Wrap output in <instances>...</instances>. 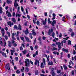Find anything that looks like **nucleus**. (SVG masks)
I'll list each match as a JSON object with an SVG mask.
<instances>
[{
	"mask_svg": "<svg viewBox=\"0 0 76 76\" xmlns=\"http://www.w3.org/2000/svg\"><path fill=\"white\" fill-rule=\"evenodd\" d=\"M37 41V39L35 38L34 40V41L33 44H35V43H36V41Z\"/></svg>",
	"mask_w": 76,
	"mask_h": 76,
	"instance_id": "43",
	"label": "nucleus"
},
{
	"mask_svg": "<svg viewBox=\"0 0 76 76\" xmlns=\"http://www.w3.org/2000/svg\"><path fill=\"white\" fill-rule=\"evenodd\" d=\"M74 32H72V34H71V36L72 37H73V36H74Z\"/></svg>",
	"mask_w": 76,
	"mask_h": 76,
	"instance_id": "50",
	"label": "nucleus"
},
{
	"mask_svg": "<svg viewBox=\"0 0 76 76\" xmlns=\"http://www.w3.org/2000/svg\"><path fill=\"white\" fill-rule=\"evenodd\" d=\"M61 72V71L60 70H57V73H60V72Z\"/></svg>",
	"mask_w": 76,
	"mask_h": 76,
	"instance_id": "48",
	"label": "nucleus"
},
{
	"mask_svg": "<svg viewBox=\"0 0 76 76\" xmlns=\"http://www.w3.org/2000/svg\"><path fill=\"white\" fill-rule=\"evenodd\" d=\"M38 73L39 72H38V70H37L35 72V75H38Z\"/></svg>",
	"mask_w": 76,
	"mask_h": 76,
	"instance_id": "24",
	"label": "nucleus"
},
{
	"mask_svg": "<svg viewBox=\"0 0 76 76\" xmlns=\"http://www.w3.org/2000/svg\"><path fill=\"white\" fill-rule=\"evenodd\" d=\"M25 63L26 64V67H28L30 64H29V60L28 59H26Z\"/></svg>",
	"mask_w": 76,
	"mask_h": 76,
	"instance_id": "3",
	"label": "nucleus"
},
{
	"mask_svg": "<svg viewBox=\"0 0 76 76\" xmlns=\"http://www.w3.org/2000/svg\"><path fill=\"white\" fill-rule=\"evenodd\" d=\"M18 29H19L20 31H22V26H21L20 24L18 25Z\"/></svg>",
	"mask_w": 76,
	"mask_h": 76,
	"instance_id": "14",
	"label": "nucleus"
},
{
	"mask_svg": "<svg viewBox=\"0 0 76 76\" xmlns=\"http://www.w3.org/2000/svg\"><path fill=\"white\" fill-rule=\"evenodd\" d=\"M20 38L21 40L23 41V42H25V40H23L24 39V37H20Z\"/></svg>",
	"mask_w": 76,
	"mask_h": 76,
	"instance_id": "34",
	"label": "nucleus"
},
{
	"mask_svg": "<svg viewBox=\"0 0 76 76\" xmlns=\"http://www.w3.org/2000/svg\"><path fill=\"white\" fill-rule=\"evenodd\" d=\"M39 41H40V43H41V37H39L38 39Z\"/></svg>",
	"mask_w": 76,
	"mask_h": 76,
	"instance_id": "42",
	"label": "nucleus"
},
{
	"mask_svg": "<svg viewBox=\"0 0 76 76\" xmlns=\"http://www.w3.org/2000/svg\"><path fill=\"white\" fill-rule=\"evenodd\" d=\"M2 55L3 57H7V56L6 55V53H4L2 54Z\"/></svg>",
	"mask_w": 76,
	"mask_h": 76,
	"instance_id": "23",
	"label": "nucleus"
},
{
	"mask_svg": "<svg viewBox=\"0 0 76 76\" xmlns=\"http://www.w3.org/2000/svg\"><path fill=\"white\" fill-rule=\"evenodd\" d=\"M12 49H13V50H10V51L11 52V54L12 56H13V53H14L15 52V48H12Z\"/></svg>",
	"mask_w": 76,
	"mask_h": 76,
	"instance_id": "6",
	"label": "nucleus"
},
{
	"mask_svg": "<svg viewBox=\"0 0 76 76\" xmlns=\"http://www.w3.org/2000/svg\"><path fill=\"white\" fill-rule=\"evenodd\" d=\"M30 48L32 51H33V50H34V48H33V47H32V46H30Z\"/></svg>",
	"mask_w": 76,
	"mask_h": 76,
	"instance_id": "46",
	"label": "nucleus"
},
{
	"mask_svg": "<svg viewBox=\"0 0 76 76\" xmlns=\"http://www.w3.org/2000/svg\"><path fill=\"white\" fill-rule=\"evenodd\" d=\"M34 48L36 50H37L38 49V46H35L34 47Z\"/></svg>",
	"mask_w": 76,
	"mask_h": 76,
	"instance_id": "59",
	"label": "nucleus"
},
{
	"mask_svg": "<svg viewBox=\"0 0 76 76\" xmlns=\"http://www.w3.org/2000/svg\"><path fill=\"white\" fill-rule=\"evenodd\" d=\"M15 12H14L12 13V16H15Z\"/></svg>",
	"mask_w": 76,
	"mask_h": 76,
	"instance_id": "61",
	"label": "nucleus"
},
{
	"mask_svg": "<svg viewBox=\"0 0 76 76\" xmlns=\"http://www.w3.org/2000/svg\"><path fill=\"white\" fill-rule=\"evenodd\" d=\"M21 9L22 12H23V7L22 6H21Z\"/></svg>",
	"mask_w": 76,
	"mask_h": 76,
	"instance_id": "63",
	"label": "nucleus"
},
{
	"mask_svg": "<svg viewBox=\"0 0 76 76\" xmlns=\"http://www.w3.org/2000/svg\"><path fill=\"white\" fill-rule=\"evenodd\" d=\"M12 46V45L11 44V42L10 41H8V47H11Z\"/></svg>",
	"mask_w": 76,
	"mask_h": 76,
	"instance_id": "18",
	"label": "nucleus"
},
{
	"mask_svg": "<svg viewBox=\"0 0 76 76\" xmlns=\"http://www.w3.org/2000/svg\"><path fill=\"white\" fill-rule=\"evenodd\" d=\"M15 58L16 61H18V57H16Z\"/></svg>",
	"mask_w": 76,
	"mask_h": 76,
	"instance_id": "57",
	"label": "nucleus"
},
{
	"mask_svg": "<svg viewBox=\"0 0 76 76\" xmlns=\"http://www.w3.org/2000/svg\"><path fill=\"white\" fill-rule=\"evenodd\" d=\"M52 50V51H54L55 50H57L58 49L57 48L55 47H53V49H51Z\"/></svg>",
	"mask_w": 76,
	"mask_h": 76,
	"instance_id": "26",
	"label": "nucleus"
},
{
	"mask_svg": "<svg viewBox=\"0 0 76 76\" xmlns=\"http://www.w3.org/2000/svg\"><path fill=\"white\" fill-rule=\"evenodd\" d=\"M4 29L5 30H6V31H7V30H8V28H7V27H6L4 28Z\"/></svg>",
	"mask_w": 76,
	"mask_h": 76,
	"instance_id": "53",
	"label": "nucleus"
},
{
	"mask_svg": "<svg viewBox=\"0 0 76 76\" xmlns=\"http://www.w3.org/2000/svg\"><path fill=\"white\" fill-rule=\"evenodd\" d=\"M4 37H5V38L6 39V40H7V39H8V37L7 36L5 35L4 36Z\"/></svg>",
	"mask_w": 76,
	"mask_h": 76,
	"instance_id": "36",
	"label": "nucleus"
},
{
	"mask_svg": "<svg viewBox=\"0 0 76 76\" xmlns=\"http://www.w3.org/2000/svg\"><path fill=\"white\" fill-rule=\"evenodd\" d=\"M53 16L54 18H56V15H55V14L54 13H53Z\"/></svg>",
	"mask_w": 76,
	"mask_h": 76,
	"instance_id": "52",
	"label": "nucleus"
},
{
	"mask_svg": "<svg viewBox=\"0 0 76 76\" xmlns=\"http://www.w3.org/2000/svg\"><path fill=\"white\" fill-rule=\"evenodd\" d=\"M43 61L44 64H45V58H43Z\"/></svg>",
	"mask_w": 76,
	"mask_h": 76,
	"instance_id": "41",
	"label": "nucleus"
},
{
	"mask_svg": "<svg viewBox=\"0 0 76 76\" xmlns=\"http://www.w3.org/2000/svg\"><path fill=\"white\" fill-rule=\"evenodd\" d=\"M50 57V56H48V57H47V62L48 63V65H53V62L52 61H50V60H49V58Z\"/></svg>",
	"mask_w": 76,
	"mask_h": 76,
	"instance_id": "2",
	"label": "nucleus"
},
{
	"mask_svg": "<svg viewBox=\"0 0 76 76\" xmlns=\"http://www.w3.org/2000/svg\"><path fill=\"white\" fill-rule=\"evenodd\" d=\"M12 21L14 22V23H16V20L15 19V18H12Z\"/></svg>",
	"mask_w": 76,
	"mask_h": 76,
	"instance_id": "17",
	"label": "nucleus"
},
{
	"mask_svg": "<svg viewBox=\"0 0 76 76\" xmlns=\"http://www.w3.org/2000/svg\"><path fill=\"white\" fill-rule=\"evenodd\" d=\"M75 71L74 70H72V72H71V73L72 75H73L74 76V75L75 74Z\"/></svg>",
	"mask_w": 76,
	"mask_h": 76,
	"instance_id": "40",
	"label": "nucleus"
},
{
	"mask_svg": "<svg viewBox=\"0 0 76 76\" xmlns=\"http://www.w3.org/2000/svg\"><path fill=\"white\" fill-rule=\"evenodd\" d=\"M39 61H38V60L36 59L35 60V61L34 63V64L35 65H37V64H38V66H39Z\"/></svg>",
	"mask_w": 76,
	"mask_h": 76,
	"instance_id": "7",
	"label": "nucleus"
},
{
	"mask_svg": "<svg viewBox=\"0 0 76 76\" xmlns=\"http://www.w3.org/2000/svg\"><path fill=\"white\" fill-rule=\"evenodd\" d=\"M63 67L65 70H67V66H66L65 65H64Z\"/></svg>",
	"mask_w": 76,
	"mask_h": 76,
	"instance_id": "28",
	"label": "nucleus"
},
{
	"mask_svg": "<svg viewBox=\"0 0 76 76\" xmlns=\"http://www.w3.org/2000/svg\"><path fill=\"white\" fill-rule=\"evenodd\" d=\"M24 37L27 42H31V41L29 40V38L28 37L25 36H24Z\"/></svg>",
	"mask_w": 76,
	"mask_h": 76,
	"instance_id": "8",
	"label": "nucleus"
},
{
	"mask_svg": "<svg viewBox=\"0 0 76 76\" xmlns=\"http://www.w3.org/2000/svg\"><path fill=\"white\" fill-rule=\"evenodd\" d=\"M7 23L8 25L10 26V27H11V25H13V23H11V21L7 22Z\"/></svg>",
	"mask_w": 76,
	"mask_h": 76,
	"instance_id": "10",
	"label": "nucleus"
},
{
	"mask_svg": "<svg viewBox=\"0 0 76 76\" xmlns=\"http://www.w3.org/2000/svg\"><path fill=\"white\" fill-rule=\"evenodd\" d=\"M13 46H14V47H16V46H17V44L16 43H14L13 44Z\"/></svg>",
	"mask_w": 76,
	"mask_h": 76,
	"instance_id": "54",
	"label": "nucleus"
},
{
	"mask_svg": "<svg viewBox=\"0 0 76 76\" xmlns=\"http://www.w3.org/2000/svg\"><path fill=\"white\" fill-rule=\"evenodd\" d=\"M59 38H61V37H62V34L61 33H60V35H59Z\"/></svg>",
	"mask_w": 76,
	"mask_h": 76,
	"instance_id": "55",
	"label": "nucleus"
},
{
	"mask_svg": "<svg viewBox=\"0 0 76 76\" xmlns=\"http://www.w3.org/2000/svg\"><path fill=\"white\" fill-rule=\"evenodd\" d=\"M54 35H55V33H54V32H53L52 33V37L53 38H54Z\"/></svg>",
	"mask_w": 76,
	"mask_h": 76,
	"instance_id": "39",
	"label": "nucleus"
},
{
	"mask_svg": "<svg viewBox=\"0 0 76 76\" xmlns=\"http://www.w3.org/2000/svg\"><path fill=\"white\" fill-rule=\"evenodd\" d=\"M62 51H64V52H66V53H68V52H69L68 49H66L64 48H62Z\"/></svg>",
	"mask_w": 76,
	"mask_h": 76,
	"instance_id": "12",
	"label": "nucleus"
},
{
	"mask_svg": "<svg viewBox=\"0 0 76 76\" xmlns=\"http://www.w3.org/2000/svg\"><path fill=\"white\" fill-rule=\"evenodd\" d=\"M68 45H72V43H71V41L70 40H68Z\"/></svg>",
	"mask_w": 76,
	"mask_h": 76,
	"instance_id": "33",
	"label": "nucleus"
},
{
	"mask_svg": "<svg viewBox=\"0 0 76 76\" xmlns=\"http://www.w3.org/2000/svg\"><path fill=\"white\" fill-rule=\"evenodd\" d=\"M6 2L7 4H10V3H12V1L10 0H7Z\"/></svg>",
	"mask_w": 76,
	"mask_h": 76,
	"instance_id": "15",
	"label": "nucleus"
},
{
	"mask_svg": "<svg viewBox=\"0 0 76 76\" xmlns=\"http://www.w3.org/2000/svg\"><path fill=\"white\" fill-rule=\"evenodd\" d=\"M6 33L7 34L9 37H10V32L7 31Z\"/></svg>",
	"mask_w": 76,
	"mask_h": 76,
	"instance_id": "21",
	"label": "nucleus"
},
{
	"mask_svg": "<svg viewBox=\"0 0 76 76\" xmlns=\"http://www.w3.org/2000/svg\"><path fill=\"white\" fill-rule=\"evenodd\" d=\"M48 24H51V22H52V21H50V18H48Z\"/></svg>",
	"mask_w": 76,
	"mask_h": 76,
	"instance_id": "19",
	"label": "nucleus"
},
{
	"mask_svg": "<svg viewBox=\"0 0 76 76\" xmlns=\"http://www.w3.org/2000/svg\"><path fill=\"white\" fill-rule=\"evenodd\" d=\"M22 51L24 54H26V53H27V51L26 50H24V51L23 50Z\"/></svg>",
	"mask_w": 76,
	"mask_h": 76,
	"instance_id": "27",
	"label": "nucleus"
},
{
	"mask_svg": "<svg viewBox=\"0 0 76 76\" xmlns=\"http://www.w3.org/2000/svg\"><path fill=\"white\" fill-rule=\"evenodd\" d=\"M51 72H54V68H53L51 69Z\"/></svg>",
	"mask_w": 76,
	"mask_h": 76,
	"instance_id": "47",
	"label": "nucleus"
},
{
	"mask_svg": "<svg viewBox=\"0 0 76 76\" xmlns=\"http://www.w3.org/2000/svg\"><path fill=\"white\" fill-rule=\"evenodd\" d=\"M0 14H1L3 13V9L1 7H0Z\"/></svg>",
	"mask_w": 76,
	"mask_h": 76,
	"instance_id": "22",
	"label": "nucleus"
},
{
	"mask_svg": "<svg viewBox=\"0 0 76 76\" xmlns=\"http://www.w3.org/2000/svg\"><path fill=\"white\" fill-rule=\"evenodd\" d=\"M71 64H72V65H74V64H73V62L71 61H70V62L69 63V64L70 65H71Z\"/></svg>",
	"mask_w": 76,
	"mask_h": 76,
	"instance_id": "32",
	"label": "nucleus"
},
{
	"mask_svg": "<svg viewBox=\"0 0 76 76\" xmlns=\"http://www.w3.org/2000/svg\"><path fill=\"white\" fill-rule=\"evenodd\" d=\"M52 22L54 24H56V20H54Z\"/></svg>",
	"mask_w": 76,
	"mask_h": 76,
	"instance_id": "44",
	"label": "nucleus"
},
{
	"mask_svg": "<svg viewBox=\"0 0 76 76\" xmlns=\"http://www.w3.org/2000/svg\"><path fill=\"white\" fill-rule=\"evenodd\" d=\"M6 67L7 68V69H8V68L9 67V64H7L6 66ZM8 70H10V68H9Z\"/></svg>",
	"mask_w": 76,
	"mask_h": 76,
	"instance_id": "29",
	"label": "nucleus"
},
{
	"mask_svg": "<svg viewBox=\"0 0 76 76\" xmlns=\"http://www.w3.org/2000/svg\"><path fill=\"white\" fill-rule=\"evenodd\" d=\"M45 38H46V37H45L44 36L42 37V39L43 40H45Z\"/></svg>",
	"mask_w": 76,
	"mask_h": 76,
	"instance_id": "62",
	"label": "nucleus"
},
{
	"mask_svg": "<svg viewBox=\"0 0 76 76\" xmlns=\"http://www.w3.org/2000/svg\"><path fill=\"white\" fill-rule=\"evenodd\" d=\"M45 65V64H43V63H42L41 64V68H44V66Z\"/></svg>",
	"mask_w": 76,
	"mask_h": 76,
	"instance_id": "13",
	"label": "nucleus"
},
{
	"mask_svg": "<svg viewBox=\"0 0 76 76\" xmlns=\"http://www.w3.org/2000/svg\"><path fill=\"white\" fill-rule=\"evenodd\" d=\"M36 23L37 25H39V26H40V23H39V21L38 20H37L36 22Z\"/></svg>",
	"mask_w": 76,
	"mask_h": 76,
	"instance_id": "30",
	"label": "nucleus"
},
{
	"mask_svg": "<svg viewBox=\"0 0 76 76\" xmlns=\"http://www.w3.org/2000/svg\"><path fill=\"white\" fill-rule=\"evenodd\" d=\"M56 45H58V51H60V50L61 48V43L60 42H56Z\"/></svg>",
	"mask_w": 76,
	"mask_h": 76,
	"instance_id": "4",
	"label": "nucleus"
},
{
	"mask_svg": "<svg viewBox=\"0 0 76 76\" xmlns=\"http://www.w3.org/2000/svg\"><path fill=\"white\" fill-rule=\"evenodd\" d=\"M73 54H74V55H75V54H76V51H75V50H73Z\"/></svg>",
	"mask_w": 76,
	"mask_h": 76,
	"instance_id": "51",
	"label": "nucleus"
},
{
	"mask_svg": "<svg viewBox=\"0 0 76 76\" xmlns=\"http://www.w3.org/2000/svg\"><path fill=\"white\" fill-rule=\"evenodd\" d=\"M25 34L26 35H28L29 34V31H28V29L27 28L26 30L25 31Z\"/></svg>",
	"mask_w": 76,
	"mask_h": 76,
	"instance_id": "11",
	"label": "nucleus"
},
{
	"mask_svg": "<svg viewBox=\"0 0 76 76\" xmlns=\"http://www.w3.org/2000/svg\"><path fill=\"white\" fill-rule=\"evenodd\" d=\"M7 16L8 17H12V14H11V13H10V12H8L7 15Z\"/></svg>",
	"mask_w": 76,
	"mask_h": 76,
	"instance_id": "20",
	"label": "nucleus"
},
{
	"mask_svg": "<svg viewBox=\"0 0 76 76\" xmlns=\"http://www.w3.org/2000/svg\"><path fill=\"white\" fill-rule=\"evenodd\" d=\"M51 46L52 47H56V45L54 43H53L52 45Z\"/></svg>",
	"mask_w": 76,
	"mask_h": 76,
	"instance_id": "45",
	"label": "nucleus"
},
{
	"mask_svg": "<svg viewBox=\"0 0 76 76\" xmlns=\"http://www.w3.org/2000/svg\"><path fill=\"white\" fill-rule=\"evenodd\" d=\"M53 54H54L56 55V54H57V52L54 51V52H53Z\"/></svg>",
	"mask_w": 76,
	"mask_h": 76,
	"instance_id": "60",
	"label": "nucleus"
},
{
	"mask_svg": "<svg viewBox=\"0 0 76 76\" xmlns=\"http://www.w3.org/2000/svg\"><path fill=\"white\" fill-rule=\"evenodd\" d=\"M32 34L34 36H35L37 35V33L35 32H32Z\"/></svg>",
	"mask_w": 76,
	"mask_h": 76,
	"instance_id": "35",
	"label": "nucleus"
},
{
	"mask_svg": "<svg viewBox=\"0 0 76 76\" xmlns=\"http://www.w3.org/2000/svg\"><path fill=\"white\" fill-rule=\"evenodd\" d=\"M14 29H18V26L16 25H15L14 26Z\"/></svg>",
	"mask_w": 76,
	"mask_h": 76,
	"instance_id": "37",
	"label": "nucleus"
},
{
	"mask_svg": "<svg viewBox=\"0 0 76 76\" xmlns=\"http://www.w3.org/2000/svg\"><path fill=\"white\" fill-rule=\"evenodd\" d=\"M69 31L70 32H73L72 29L71 28H70V30H69Z\"/></svg>",
	"mask_w": 76,
	"mask_h": 76,
	"instance_id": "64",
	"label": "nucleus"
},
{
	"mask_svg": "<svg viewBox=\"0 0 76 76\" xmlns=\"http://www.w3.org/2000/svg\"><path fill=\"white\" fill-rule=\"evenodd\" d=\"M10 8V11L11 12H12V7L9 8Z\"/></svg>",
	"mask_w": 76,
	"mask_h": 76,
	"instance_id": "56",
	"label": "nucleus"
},
{
	"mask_svg": "<svg viewBox=\"0 0 76 76\" xmlns=\"http://www.w3.org/2000/svg\"><path fill=\"white\" fill-rule=\"evenodd\" d=\"M20 16H21V15H20L18 13L16 14V18H18V17H20Z\"/></svg>",
	"mask_w": 76,
	"mask_h": 76,
	"instance_id": "25",
	"label": "nucleus"
},
{
	"mask_svg": "<svg viewBox=\"0 0 76 76\" xmlns=\"http://www.w3.org/2000/svg\"><path fill=\"white\" fill-rule=\"evenodd\" d=\"M47 22L46 21H45L44 20H42V23L43 25H45L46 24V23Z\"/></svg>",
	"mask_w": 76,
	"mask_h": 76,
	"instance_id": "38",
	"label": "nucleus"
},
{
	"mask_svg": "<svg viewBox=\"0 0 76 76\" xmlns=\"http://www.w3.org/2000/svg\"><path fill=\"white\" fill-rule=\"evenodd\" d=\"M51 74L53 76H55V75H56V74H55V73H54V72H51Z\"/></svg>",
	"mask_w": 76,
	"mask_h": 76,
	"instance_id": "31",
	"label": "nucleus"
},
{
	"mask_svg": "<svg viewBox=\"0 0 76 76\" xmlns=\"http://www.w3.org/2000/svg\"><path fill=\"white\" fill-rule=\"evenodd\" d=\"M15 2H14V6L15 7H18V11L17 12L18 13H20V11H19L20 9V7H19V4L17 3V0H15Z\"/></svg>",
	"mask_w": 76,
	"mask_h": 76,
	"instance_id": "1",
	"label": "nucleus"
},
{
	"mask_svg": "<svg viewBox=\"0 0 76 76\" xmlns=\"http://www.w3.org/2000/svg\"><path fill=\"white\" fill-rule=\"evenodd\" d=\"M1 33L2 34L3 37H4V34H5V31H4V28H1Z\"/></svg>",
	"mask_w": 76,
	"mask_h": 76,
	"instance_id": "5",
	"label": "nucleus"
},
{
	"mask_svg": "<svg viewBox=\"0 0 76 76\" xmlns=\"http://www.w3.org/2000/svg\"><path fill=\"white\" fill-rule=\"evenodd\" d=\"M16 73H20V71H19V70H17L16 71Z\"/></svg>",
	"mask_w": 76,
	"mask_h": 76,
	"instance_id": "49",
	"label": "nucleus"
},
{
	"mask_svg": "<svg viewBox=\"0 0 76 76\" xmlns=\"http://www.w3.org/2000/svg\"><path fill=\"white\" fill-rule=\"evenodd\" d=\"M63 43L65 44V43H66V40H64L63 41H62L61 42V44H62V46H63Z\"/></svg>",
	"mask_w": 76,
	"mask_h": 76,
	"instance_id": "16",
	"label": "nucleus"
},
{
	"mask_svg": "<svg viewBox=\"0 0 76 76\" xmlns=\"http://www.w3.org/2000/svg\"><path fill=\"white\" fill-rule=\"evenodd\" d=\"M26 70L27 72H28V71H29V68H28L26 67Z\"/></svg>",
	"mask_w": 76,
	"mask_h": 76,
	"instance_id": "58",
	"label": "nucleus"
},
{
	"mask_svg": "<svg viewBox=\"0 0 76 76\" xmlns=\"http://www.w3.org/2000/svg\"><path fill=\"white\" fill-rule=\"evenodd\" d=\"M53 32V29L52 28L51 29H50L49 30V31L48 32V34L49 35H51V33Z\"/></svg>",
	"mask_w": 76,
	"mask_h": 76,
	"instance_id": "9",
	"label": "nucleus"
}]
</instances>
